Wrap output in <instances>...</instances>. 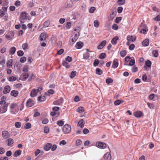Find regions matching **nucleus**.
I'll list each match as a JSON object with an SVG mask.
<instances>
[{"label":"nucleus","mask_w":160,"mask_h":160,"mask_svg":"<svg viewBox=\"0 0 160 160\" xmlns=\"http://www.w3.org/2000/svg\"><path fill=\"white\" fill-rule=\"evenodd\" d=\"M5 99L6 98L2 97L0 101V104L1 105L0 108H2L1 113L5 112L7 110L8 104L7 103Z\"/></svg>","instance_id":"nucleus-1"},{"label":"nucleus","mask_w":160,"mask_h":160,"mask_svg":"<svg viewBox=\"0 0 160 160\" xmlns=\"http://www.w3.org/2000/svg\"><path fill=\"white\" fill-rule=\"evenodd\" d=\"M71 130V126L67 124L65 125L63 127L62 130L65 134H67L69 133Z\"/></svg>","instance_id":"nucleus-2"},{"label":"nucleus","mask_w":160,"mask_h":160,"mask_svg":"<svg viewBox=\"0 0 160 160\" xmlns=\"http://www.w3.org/2000/svg\"><path fill=\"white\" fill-rule=\"evenodd\" d=\"M19 20L21 23H24L27 19L26 13L25 12H23L20 14L19 17Z\"/></svg>","instance_id":"nucleus-3"},{"label":"nucleus","mask_w":160,"mask_h":160,"mask_svg":"<svg viewBox=\"0 0 160 160\" xmlns=\"http://www.w3.org/2000/svg\"><path fill=\"white\" fill-rule=\"evenodd\" d=\"M73 34H74V37H71V42H70V44L71 45H72L74 43L77 41L78 38L79 34H77L76 33L74 32Z\"/></svg>","instance_id":"nucleus-4"},{"label":"nucleus","mask_w":160,"mask_h":160,"mask_svg":"<svg viewBox=\"0 0 160 160\" xmlns=\"http://www.w3.org/2000/svg\"><path fill=\"white\" fill-rule=\"evenodd\" d=\"M96 146L100 148H105L107 147L106 144L103 142H98L96 144Z\"/></svg>","instance_id":"nucleus-5"},{"label":"nucleus","mask_w":160,"mask_h":160,"mask_svg":"<svg viewBox=\"0 0 160 160\" xmlns=\"http://www.w3.org/2000/svg\"><path fill=\"white\" fill-rule=\"evenodd\" d=\"M73 0H68L65 4V7L68 8H72L73 4Z\"/></svg>","instance_id":"nucleus-6"},{"label":"nucleus","mask_w":160,"mask_h":160,"mask_svg":"<svg viewBox=\"0 0 160 160\" xmlns=\"http://www.w3.org/2000/svg\"><path fill=\"white\" fill-rule=\"evenodd\" d=\"M35 102L31 98H29L27 102L26 106L27 107H31L34 105Z\"/></svg>","instance_id":"nucleus-7"},{"label":"nucleus","mask_w":160,"mask_h":160,"mask_svg":"<svg viewBox=\"0 0 160 160\" xmlns=\"http://www.w3.org/2000/svg\"><path fill=\"white\" fill-rule=\"evenodd\" d=\"M103 158L105 160H111V154L109 152H107L104 154L103 156Z\"/></svg>","instance_id":"nucleus-8"},{"label":"nucleus","mask_w":160,"mask_h":160,"mask_svg":"<svg viewBox=\"0 0 160 160\" xmlns=\"http://www.w3.org/2000/svg\"><path fill=\"white\" fill-rule=\"evenodd\" d=\"M38 94L37 89L34 88L31 91L30 95L31 97H34L36 96Z\"/></svg>","instance_id":"nucleus-9"},{"label":"nucleus","mask_w":160,"mask_h":160,"mask_svg":"<svg viewBox=\"0 0 160 160\" xmlns=\"http://www.w3.org/2000/svg\"><path fill=\"white\" fill-rule=\"evenodd\" d=\"M143 113L140 111L136 112L134 114V116L138 118H140L143 115Z\"/></svg>","instance_id":"nucleus-10"},{"label":"nucleus","mask_w":160,"mask_h":160,"mask_svg":"<svg viewBox=\"0 0 160 160\" xmlns=\"http://www.w3.org/2000/svg\"><path fill=\"white\" fill-rule=\"evenodd\" d=\"M10 90V87L8 85L6 86L4 88L3 92L4 94H7L9 92Z\"/></svg>","instance_id":"nucleus-11"},{"label":"nucleus","mask_w":160,"mask_h":160,"mask_svg":"<svg viewBox=\"0 0 160 160\" xmlns=\"http://www.w3.org/2000/svg\"><path fill=\"white\" fill-rule=\"evenodd\" d=\"M118 65V60L117 59H114L113 62V64L112 65V67L114 68H117Z\"/></svg>","instance_id":"nucleus-12"},{"label":"nucleus","mask_w":160,"mask_h":160,"mask_svg":"<svg viewBox=\"0 0 160 160\" xmlns=\"http://www.w3.org/2000/svg\"><path fill=\"white\" fill-rule=\"evenodd\" d=\"M84 123L83 120L82 119H80L78 122V126H80L81 128L84 127Z\"/></svg>","instance_id":"nucleus-13"},{"label":"nucleus","mask_w":160,"mask_h":160,"mask_svg":"<svg viewBox=\"0 0 160 160\" xmlns=\"http://www.w3.org/2000/svg\"><path fill=\"white\" fill-rule=\"evenodd\" d=\"M135 39L136 38L135 36H128L127 38V40L128 41L134 42Z\"/></svg>","instance_id":"nucleus-14"},{"label":"nucleus","mask_w":160,"mask_h":160,"mask_svg":"<svg viewBox=\"0 0 160 160\" xmlns=\"http://www.w3.org/2000/svg\"><path fill=\"white\" fill-rule=\"evenodd\" d=\"M8 132L6 131H4L2 132V136L5 138H7L8 137Z\"/></svg>","instance_id":"nucleus-15"},{"label":"nucleus","mask_w":160,"mask_h":160,"mask_svg":"<svg viewBox=\"0 0 160 160\" xmlns=\"http://www.w3.org/2000/svg\"><path fill=\"white\" fill-rule=\"evenodd\" d=\"M40 40L41 41H42L44 40H45L46 38V34L45 33H42L40 35Z\"/></svg>","instance_id":"nucleus-16"},{"label":"nucleus","mask_w":160,"mask_h":160,"mask_svg":"<svg viewBox=\"0 0 160 160\" xmlns=\"http://www.w3.org/2000/svg\"><path fill=\"white\" fill-rule=\"evenodd\" d=\"M62 101L63 100L62 98H60L57 101L54 102L53 103L54 104L56 105H60L62 103Z\"/></svg>","instance_id":"nucleus-17"},{"label":"nucleus","mask_w":160,"mask_h":160,"mask_svg":"<svg viewBox=\"0 0 160 160\" xmlns=\"http://www.w3.org/2000/svg\"><path fill=\"white\" fill-rule=\"evenodd\" d=\"M118 36H115L113 38L111 42L112 44L115 45L117 43V40L118 39Z\"/></svg>","instance_id":"nucleus-18"},{"label":"nucleus","mask_w":160,"mask_h":160,"mask_svg":"<svg viewBox=\"0 0 160 160\" xmlns=\"http://www.w3.org/2000/svg\"><path fill=\"white\" fill-rule=\"evenodd\" d=\"M52 146V144L50 143H48L46 144L44 147V149L46 151L49 150Z\"/></svg>","instance_id":"nucleus-19"},{"label":"nucleus","mask_w":160,"mask_h":160,"mask_svg":"<svg viewBox=\"0 0 160 160\" xmlns=\"http://www.w3.org/2000/svg\"><path fill=\"white\" fill-rule=\"evenodd\" d=\"M18 94V92L16 90H13L11 92V95L13 96L14 97L17 96Z\"/></svg>","instance_id":"nucleus-20"},{"label":"nucleus","mask_w":160,"mask_h":160,"mask_svg":"<svg viewBox=\"0 0 160 160\" xmlns=\"http://www.w3.org/2000/svg\"><path fill=\"white\" fill-rule=\"evenodd\" d=\"M16 51V48L15 47H12L9 49L10 53L13 54H14Z\"/></svg>","instance_id":"nucleus-21"},{"label":"nucleus","mask_w":160,"mask_h":160,"mask_svg":"<svg viewBox=\"0 0 160 160\" xmlns=\"http://www.w3.org/2000/svg\"><path fill=\"white\" fill-rule=\"evenodd\" d=\"M142 45L144 46H148L149 45V40L148 39L144 40L142 42Z\"/></svg>","instance_id":"nucleus-22"},{"label":"nucleus","mask_w":160,"mask_h":160,"mask_svg":"<svg viewBox=\"0 0 160 160\" xmlns=\"http://www.w3.org/2000/svg\"><path fill=\"white\" fill-rule=\"evenodd\" d=\"M8 141V146H10L13 143V140L12 138H9L8 139L6 142Z\"/></svg>","instance_id":"nucleus-23"},{"label":"nucleus","mask_w":160,"mask_h":160,"mask_svg":"<svg viewBox=\"0 0 160 160\" xmlns=\"http://www.w3.org/2000/svg\"><path fill=\"white\" fill-rule=\"evenodd\" d=\"M21 154V151L20 150L16 151L13 154V156L17 157L18 156L20 155Z\"/></svg>","instance_id":"nucleus-24"},{"label":"nucleus","mask_w":160,"mask_h":160,"mask_svg":"<svg viewBox=\"0 0 160 160\" xmlns=\"http://www.w3.org/2000/svg\"><path fill=\"white\" fill-rule=\"evenodd\" d=\"M50 22L48 20L45 21L43 24V28H45L48 27L50 24Z\"/></svg>","instance_id":"nucleus-25"},{"label":"nucleus","mask_w":160,"mask_h":160,"mask_svg":"<svg viewBox=\"0 0 160 160\" xmlns=\"http://www.w3.org/2000/svg\"><path fill=\"white\" fill-rule=\"evenodd\" d=\"M96 73L97 74L100 75L102 73V71L99 68H97L96 69Z\"/></svg>","instance_id":"nucleus-26"},{"label":"nucleus","mask_w":160,"mask_h":160,"mask_svg":"<svg viewBox=\"0 0 160 160\" xmlns=\"http://www.w3.org/2000/svg\"><path fill=\"white\" fill-rule=\"evenodd\" d=\"M63 65L65 66L66 68H68L70 67V65L68 64V63L65 61H63L62 63Z\"/></svg>","instance_id":"nucleus-27"},{"label":"nucleus","mask_w":160,"mask_h":160,"mask_svg":"<svg viewBox=\"0 0 160 160\" xmlns=\"http://www.w3.org/2000/svg\"><path fill=\"white\" fill-rule=\"evenodd\" d=\"M77 72L75 71H72L70 74V78H73L76 75Z\"/></svg>","instance_id":"nucleus-28"},{"label":"nucleus","mask_w":160,"mask_h":160,"mask_svg":"<svg viewBox=\"0 0 160 160\" xmlns=\"http://www.w3.org/2000/svg\"><path fill=\"white\" fill-rule=\"evenodd\" d=\"M152 53L153 56L155 57H157L158 56V51L157 50H155L153 51Z\"/></svg>","instance_id":"nucleus-29"},{"label":"nucleus","mask_w":160,"mask_h":160,"mask_svg":"<svg viewBox=\"0 0 160 160\" xmlns=\"http://www.w3.org/2000/svg\"><path fill=\"white\" fill-rule=\"evenodd\" d=\"M76 45L77 47V48L80 49L81 48L83 45V43L81 42H77Z\"/></svg>","instance_id":"nucleus-30"},{"label":"nucleus","mask_w":160,"mask_h":160,"mask_svg":"<svg viewBox=\"0 0 160 160\" xmlns=\"http://www.w3.org/2000/svg\"><path fill=\"white\" fill-rule=\"evenodd\" d=\"M99 63V60L98 59H95L94 60V62H93V66L94 67H96L98 66V64Z\"/></svg>","instance_id":"nucleus-31"},{"label":"nucleus","mask_w":160,"mask_h":160,"mask_svg":"<svg viewBox=\"0 0 160 160\" xmlns=\"http://www.w3.org/2000/svg\"><path fill=\"white\" fill-rule=\"evenodd\" d=\"M106 57V54L104 53H101L99 56V58L101 59L104 58Z\"/></svg>","instance_id":"nucleus-32"},{"label":"nucleus","mask_w":160,"mask_h":160,"mask_svg":"<svg viewBox=\"0 0 160 160\" xmlns=\"http://www.w3.org/2000/svg\"><path fill=\"white\" fill-rule=\"evenodd\" d=\"M126 52L125 50H122L120 52V55L122 57H124L126 54Z\"/></svg>","instance_id":"nucleus-33"},{"label":"nucleus","mask_w":160,"mask_h":160,"mask_svg":"<svg viewBox=\"0 0 160 160\" xmlns=\"http://www.w3.org/2000/svg\"><path fill=\"white\" fill-rule=\"evenodd\" d=\"M54 92V91L52 89H50L48 90L47 92H46V94L48 95L49 96L50 94H52Z\"/></svg>","instance_id":"nucleus-34"},{"label":"nucleus","mask_w":160,"mask_h":160,"mask_svg":"<svg viewBox=\"0 0 160 160\" xmlns=\"http://www.w3.org/2000/svg\"><path fill=\"white\" fill-rule=\"evenodd\" d=\"M123 102V101H121L120 100H118L114 101V104L116 105H119L121 103Z\"/></svg>","instance_id":"nucleus-35"},{"label":"nucleus","mask_w":160,"mask_h":160,"mask_svg":"<svg viewBox=\"0 0 160 160\" xmlns=\"http://www.w3.org/2000/svg\"><path fill=\"white\" fill-rule=\"evenodd\" d=\"M31 125L30 123H27L24 125V127L26 129H29L31 128Z\"/></svg>","instance_id":"nucleus-36"},{"label":"nucleus","mask_w":160,"mask_h":160,"mask_svg":"<svg viewBox=\"0 0 160 160\" xmlns=\"http://www.w3.org/2000/svg\"><path fill=\"white\" fill-rule=\"evenodd\" d=\"M15 125L17 128H19L21 127V123L20 122H16L15 123Z\"/></svg>","instance_id":"nucleus-37"},{"label":"nucleus","mask_w":160,"mask_h":160,"mask_svg":"<svg viewBox=\"0 0 160 160\" xmlns=\"http://www.w3.org/2000/svg\"><path fill=\"white\" fill-rule=\"evenodd\" d=\"M17 54L19 57L22 56L24 54V52L22 51L19 50L17 52Z\"/></svg>","instance_id":"nucleus-38"},{"label":"nucleus","mask_w":160,"mask_h":160,"mask_svg":"<svg viewBox=\"0 0 160 160\" xmlns=\"http://www.w3.org/2000/svg\"><path fill=\"white\" fill-rule=\"evenodd\" d=\"M99 23L98 21L96 20L94 22V25L95 27L97 28L98 27Z\"/></svg>","instance_id":"nucleus-39"},{"label":"nucleus","mask_w":160,"mask_h":160,"mask_svg":"<svg viewBox=\"0 0 160 160\" xmlns=\"http://www.w3.org/2000/svg\"><path fill=\"white\" fill-rule=\"evenodd\" d=\"M16 79V78L15 77L12 76L9 77L8 78V80L11 82H13L15 81Z\"/></svg>","instance_id":"nucleus-40"},{"label":"nucleus","mask_w":160,"mask_h":160,"mask_svg":"<svg viewBox=\"0 0 160 160\" xmlns=\"http://www.w3.org/2000/svg\"><path fill=\"white\" fill-rule=\"evenodd\" d=\"M113 81V80L111 78H109L106 79V82L108 84H109L110 83H112Z\"/></svg>","instance_id":"nucleus-41"},{"label":"nucleus","mask_w":160,"mask_h":160,"mask_svg":"<svg viewBox=\"0 0 160 160\" xmlns=\"http://www.w3.org/2000/svg\"><path fill=\"white\" fill-rule=\"evenodd\" d=\"M57 124L60 126H62L64 124L62 120L58 121Z\"/></svg>","instance_id":"nucleus-42"},{"label":"nucleus","mask_w":160,"mask_h":160,"mask_svg":"<svg viewBox=\"0 0 160 160\" xmlns=\"http://www.w3.org/2000/svg\"><path fill=\"white\" fill-rule=\"evenodd\" d=\"M122 18L121 17H117L116 18L115 20V22L117 23H118L121 20Z\"/></svg>","instance_id":"nucleus-43"},{"label":"nucleus","mask_w":160,"mask_h":160,"mask_svg":"<svg viewBox=\"0 0 160 160\" xmlns=\"http://www.w3.org/2000/svg\"><path fill=\"white\" fill-rule=\"evenodd\" d=\"M124 0H118V3L119 5H121L125 3Z\"/></svg>","instance_id":"nucleus-44"},{"label":"nucleus","mask_w":160,"mask_h":160,"mask_svg":"<svg viewBox=\"0 0 160 160\" xmlns=\"http://www.w3.org/2000/svg\"><path fill=\"white\" fill-rule=\"evenodd\" d=\"M146 65L148 67H150L151 66V62L149 60H147L145 63Z\"/></svg>","instance_id":"nucleus-45"},{"label":"nucleus","mask_w":160,"mask_h":160,"mask_svg":"<svg viewBox=\"0 0 160 160\" xmlns=\"http://www.w3.org/2000/svg\"><path fill=\"white\" fill-rule=\"evenodd\" d=\"M96 9L94 7H91L90 10H89V12L91 13H93L94 12V11Z\"/></svg>","instance_id":"nucleus-46"},{"label":"nucleus","mask_w":160,"mask_h":160,"mask_svg":"<svg viewBox=\"0 0 160 160\" xmlns=\"http://www.w3.org/2000/svg\"><path fill=\"white\" fill-rule=\"evenodd\" d=\"M26 60V58L25 57H23L20 59V61L22 63L24 62Z\"/></svg>","instance_id":"nucleus-47"},{"label":"nucleus","mask_w":160,"mask_h":160,"mask_svg":"<svg viewBox=\"0 0 160 160\" xmlns=\"http://www.w3.org/2000/svg\"><path fill=\"white\" fill-rule=\"evenodd\" d=\"M5 15L4 11H2L1 9L0 10V18H1Z\"/></svg>","instance_id":"nucleus-48"},{"label":"nucleus","mask_w":160,"mask_h":160,"mask_svg":"<svg viewBox=\"0 0 160 160\" xmlns=\"http://www.w3.org/2000/svg\"><path fill=\"white\" fill-rule=\"evenodd\" d=\"M12 60V59H10V60L8 61V62L7 63V66L8 67L10 68L12 66V62L11 61Z\"/></svg>","instance_id":"nucleus-49"},{"label":"nucleus","mask_w":160,"mask_h":160,"mask_svg":"<svg viewBox=\"0 0 160 160\" xmlns=\"http://www.w3.org/2000/svg\"><path fill=\"white\" fill-rule=\"evenodd\" d=\"M78 112L79 113L82 112L84 111V110L82 107H79L77 109Z\"/></svg>","instance_id":"nucleus-50"},{"label":"nucleus","mask_w":160,"mask_h":160,"mask_svg":"<svg viewBox=\"0 0 160 160\" xmlns=\"http://www.w3.org/2000/svg\"><path fill=\"white\" fill-rule=\"evenodd\" d=\"M118 27V26L116 24H114L112 26V28L114 30H117Z\"/></svg>","instance_id":"nucleus-51"},{"label":"nucleus","mask_w":160,"mask_h":160,"mask_svg":"<svg viewBox=\"0 0 160 160\" xmlns=\"http://www.w3.org/2000/svg\"><path fill=\"white\" fill-rule=\"evenodd\" d=\"M129 61V64L130 66H132L134 64L135 62L134 59H132Z\"/></svg>","instance_id":"nucleus-52"},{"label":"nucleus","mask_w":160,"mask_h":160,"mask_svg":"<svg viewBox=\"0 0 160 160\" xmlns=\"http://www.w3.org/2000/svg\"><path fill=\"white\" fill-rule=\"evenodd\" d=\"M147 104L149 107L151 109H153L154 106L153 104L148 103Z\"/></svg>","instance_id":"nucleus-53"},{"label":"nucleus","mask_w":160,"mask_h":160,"mask_svg":"<svg viewBox=\"0 0 160 160\" xmlns=\"http://www.w3.org/2000/svg\"><path fill=\"white\" fill-rule=\"evenodd\" d=\"M16 106V105L14 103H12L11 104V106H10V109L11 110V112H12L13 109Z\"/></svg>","instance_id":"nucleus-54"},{"label":"nucleus","mask_w":160,"mask_h":160,"mask_svg":"<svg viewBox=\"0 0 160 160\" xmlns=\"http://www.w3.org/2000/svg\"><path fill=\"white\" fill-rule=\"evenodd\" d=\"M51 115L52 116H55V115L57 114L58 116L60 114V112H52L51 113Z\"/></svg>","instance_id":"nucleus-55"},{"label":"nucleus","mask_w":160,"mask_h":160,"mask_svg":"<svg viewBox=\"0 0 160 160\" xmlns=\"http://www.w3.org/2000/svg\"><path fill=\"white\" fill-rule=\"evenodd\" d=\"M82 143V141L80 140H77L76 141V145L77 146L80 145Z\"/></svg>","instance_id":"nucleus-56"},{"label":"nucleus","mask_w":160,"mask_h":160,"mask_svg":"<svg viewBox=\"0 0 160 160\" xmlns=\"http://www.w3.org/2000/svg\"><path fill=\"white\" fill-rule=\"evenodd\" d=\"M122 7H118L117 10L118 12L119 13H120L122 12Z\"/></svg>","instance_id":"nucleus-57"},{"label":"nucleus","mask_w":160,"mask_h":160,"mask_svg":"<svg viewBox=\"0 0 160 160\" xmlns=\"http://www.w3.org/2000/svg\"><path fill=\"white\" fill-rule=\"evenodd\" d=\"M66 60L70 62L72 61V59L71 57L68 56L66 58Z\"/></svg>","instance_id":"nucleus-58"},{"label":"nucleus","mask_w":160,"mask_h":160,"mask_svg":"<svg viewBox=\"0 0 160 160\" xmlns=\"http://www.w3.org/2000/svg\"><path fill=\"white\" fill-rule=\"evenodd\" d=\"M135 47V46L134 45V44H132L129 46V48L130 50H132L134 49Z\"/></svg>","instance_id":"nucleus-59"},{"label":"nucleus","mask_w":160,"mask_h":160,"mask_svg":"<svg viewBox=\"0 0 160 160\" xmlns=\"http://www.w3.org/2000/svg\"><path fill=\"white\" fill-rule=\"evenodd\" d=\"M48 122V120L47 118H45L42 121V123L43 124H46Z\"/></svg>","instance_id":"nucleus-60"},{"label":"nucleus","mask_w":160,"mask_h":160,"mask_svg":"<svg viewBox=\"0 0 160 160\" xmlns=\"http://www.w3.org/2000/svg\"><path fill=\"white\" fill-rule=\"evenodd\" d=\"M12 153L11 151H8L6 153V155L8 157L12 155Z\"/></svg>","instance_id":"nucleus-61"},{"label":"nucleus","mask_w":160,"mask_h":160,"mask_svg":"<svg viewBox=\"0 0 160 160\" xmlns=\"http://www.w3.org/2000/svg\"><path fill=\"white\" fill-rule=\"evenodd\" d=\"M83 132L85 134H86L89 132V130L87 128H85L83 130Z\"/></svg>","instance_id":"nucleus-62"},{"label":"nucleus","mask_w":160,"mask_h":160,"mask_svg":"<svg viewBox=\"0 0 160 160\" xmlns=\"http://www.w3.org/2000/svg\"><path fill=\"white\" fill-rule=\"evenodd\" d=\"M59 108L58 107H54L52 108V110L54 111H58L59 110Z\"/></svg>","instance_id":"nucleus-63"},{"label":"nucleus","mask_w":160,"mask_h":160,"mask_svg":"<svg viewBox=\"0 0 160 160\" xmlns=\"http://www.w3.org/2000/svg\"><path fill=\"white\" fill-rule=\"evenodd\" d=\"M64 51V50L63 49H61L59 51H58L57 53L58 55H60Z\"/></svg>","instance_id":"nucleus-64"}]
</instances>
